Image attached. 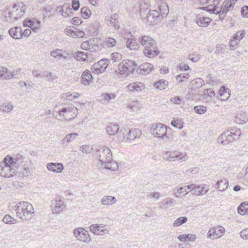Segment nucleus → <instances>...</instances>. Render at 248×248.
Wrapping results in <instances>:
<instances>
[{
    "instance_id": "1",
    "label": "nucleus",
    "mask_w": 248,
    "mask_h": 248,
    "mask_svg": "<svg viewBox=\"0 0 248 248\" xmlns=\"http://www.w3.org/2000/svg\"><path fill=\"white\" fill-rule=\"evenodd\" d=\"M139 43L144 47L143 53L149 58H154L159 54L155 41L149 36L144 35L139 38Z\"/></svg>"
},
{
    "instance_id": "2",
    "label": "nucleus",
    "mask_w": 248,
    "mask_h": 248,
    "mask_svg": "<svg viewBox=\"0 0 248 248\" xmlns=\"http://www.w3.org/2000/svg\"><path fill=\"white\" fill-rule=\"evenodd\" d=\"M16 216L22 220L31 219L34 214L32 205L28 202L18 203L16 208Z\"/></svg>"
},
{
    "instance_id": "3",
    "label": "nucleus",
    "mask_w": 248,
    "mask_h": 248,
    "mask_svg": "<svg viewBox=\"0 0 248 248\" xmlns=\"http://www.w3.org/2000/svg\"><path fill=\"white\" fill-rule=\"evenodd\" d=\"M95 154L104 168L107 170L111 169V163L112 161V156L111 152L108 147L105 146L100 147L96 151Z\"/></svg>"
},
{
    "instance_id": "4",
    "label": "nucleus",
    "mask_w": 248,
    "mask_h": 248,
    "mask_svg": "<svg viewBox=\"0 0 248 248\" xmlns=\"http://www.w3.org/2000/svg\"><path fill=\"white\" fill-rule=\"evenodd\" d=\"M136 67L135 61L128 60V62H123L119 64L118 70H116L115 72L122 76L127 77L134 73Z\"/></svg>"
},
{
    "instance_id": "5",
    "label": "nucleus",
    "mask_w": 248,
    "mask_h": 248,
    "mask_svg": "<svg viewBox=\"0 0 248 248\" xmlns=\"http://www.w3.org/2000/svg\"><path fill=\"white\" fill-rule=\"evenodd\" d=\"M77 111V108L76 107H63L62 108H59L58 110L55 108V110L53 112L52 114L56 118L57 117V115H55V113L59 114L60 117L67 121H70L75 118L74 115Z\"/></svg>"
},
{
    "instance_id": "6",
    "label": "nucleus",
    "mask_w": 248,
    "mask_h": 248,
    "mask_svg": "<svg viewBox=\"0 0 248 248\" xmlns=\"http://www.w3.org/2000/svg\"><path fill=\"white\" fill-rule=\"evenodd\" d=\"M237 0H225L219 9L217 10L216 15H218L219 19L222 21L224 19L226 14L233 9Z\"/></svg>"
},
{
    "instance_id": "7",
    "label": "nucleus",
    "mask_w": 248,
    "mask_h": 248,
    "mask_svg": "<svg viewBox=\"0 0 248 248\" xmlns=\"http://www.w3.org/2000/svg\"><path fill=\"white\" fill-rule=\"evenodd\" d=\"M168 129L170 130V128H167L163 124L159 123L158 124H152L150 131L155 137L163 139L164 137H167Z\"/></svg>"
},
{
    "instance_id": "8",
    "label": "nucleus",
    "mask_w": 248,
    "mask_h": 248,
    "mask_svg": "<svg viewBox=\"0 0 248 248\" xmlns=\"http://www.w3.org/2000/svg\"><path fill=\"white\" fill-rule=\"evenodd\" d=\"M81 47L83 49L89 51L90 52L98 51L101 50L102 46L101 44H98L96 38H91L88 40L84 41L81 43Z\"/></svg>"
},
{
    "instance_id": "9",
    "label": "nucleus",
    "mask_w": 248,
    "mask_h": 248,
    "mask_svg": "<svg viewBox=\"0 0 248 248\" xmlns=\"http://www.w3.org/2000/svg\"><path fill=\"white\" fill-rule=\"evenodd\" d=\"M120 133L123 134V139L125 141H130L135 139L139 138L141 135V131L138 128L121 129Z\"/></svg>"
},
{
    "instance_id": "10",
    "label": "nucleus",
    "mask_w": 248,
    "mask_h": 248,
    "mask_svg": "<svg viewBox=\"0 0 248 248\" xmlns=\"http://www.w3.org/2000/svg\"><path fill=\"white\" fill-rule=\"evenodd\" d=\"M164 157L169 161H174L178 160L181 162L186 161L187 158L186 153H181L177 151H167Z\"/></svg>"
},
{
    "instance_id": "11",
    "label": "nucleus",
    "mask_w": 248,
    "mask_h": 248,
    "mask_svg": "<svg viewBox=\"0 0 248 248\" xmlns=\"http://www.w3.org/2000/svg\"><path fill=\"white\" fill-rule=\"evenodd\" d=\"M22 6L19 10L18 8L15 9L16 6L13 7V10L9 12L5 17L7 21L11 20L12 21L17 20L20 18L24 14L25 11V6L22 3Z\"/></svg>"
},
{
    "instance_id": "12",
    "label": "nucleus",
    "mask_w": 248,
    "mask_h": 248,
    "mask_svg": "<svg viewBox=\"0 0 248 248\" xmlns=\"http://www.w3.org/2000/svg\"><path fill=\"white\" fill-rule=\"evenodd\" d=\"M225 232V229L221 226L214 227L209 230L207 237L212 239L220 238L223 235Z\"/></svg>"
},
{
    "instance_id": "13",
    "label": "nucleus",
    "mask_w": 248,
    "mask_h": 248,
    "mask_svg": "<svg viewBox=\"0 0 248 248\" xmlns=\"http://www.w3.org/2000/svg\"><path fill=\"white\" fill-rule=\"evenodd\" d=\"M109 60L108 59L104 58L99 61L97 62L94 63L92 69H93L96 73H100L105 71L109 64Z\"/></svg>"
},
{
    "instance_id": "14",
    "label": "nucleus",
    "mask_w": 248,
    "mask_h": 248,
    "mask_svg": "<svg viewBox=\"0 0 248 248\" xmlns=\"http://www.w3.org/2000/svg\"><path fill=\"white\" fill-rule=\"evenodd\" d=\"M74 233L75 237L80 241L87 242L91 240L88 232L83 228L75 229Z\"/></svg>"
},
{
    "instance_id": "15",
    "label": "nucleus",
    "mask_w": 248,
    "mask_h": 248,
    "mask_svg": "<svg viewBox=\"0 0 248 248\" xmlns=\"http://www.w3.org/2000/svg\"><path fill=\"white\" fill-rule=\"evenodd\" d=\"M147 20L152 25H155L157 21L161 20L159 12L155 10H150L147 15Z\"/></svg>"
},
{
    "instance_id": "16",
    "label": "nucleus",
    "mask_w": 248,
    "mask_h": 248,
    "mask_svg": "<svg viewBox=\"0 0 248 248\" xmlns=\"http://www.w3.org/2000/svg\"><path fill=\"white\" fill-rule=\"evenodd\" d=\"M154 66L150 63H144L138 67L136 72L138 74L146 75L154 69Z\"/></svg>"
},
{
    "instance_id": "17",
    "label": "nucleus",
    "mask_w": 248,
    "mask_h": 248,
    "mask_svg": "<svg viewBox=\"0 0 248 248\" xmlns=\"http://www.w3.org/2000/svg\"><path fill=\"white\" fill-rule=\"evenodd\" d=\"M93 76L89 70H85L82 75L80 79V82L85 85H89L93 83Z\"/></svg>"
},
{
    "instance_id": "18",
    "label": "nucleus",
    "mask_w": 248,
    "mask_h": 248,
    "mask_svg": "<svg viewBox=\"0 0 248 248\" xmlns=\"http://www.w3.org/2000/svg\"><path fill=\"white\" fill-rule=\"evenodd\" d=\"M211 21L209 17H205L200 15L197 16L196 17V23L200 27H206Z\"/></svg>"
},
{
    "instance_id": "19",
    "label": "nucleus",
    "mask_w": 248,
    "mask_h": 248,
    "mask_svg": "<svg viewBox=\"0 0 248 248\" xmlns=\"http://www.w3.org/2000/svg\"><path fill=\"white\" fill-rule=\"evenodd\" d=\"M47 169L54 172H61L63 170V166L60 163H49L46 165Z\"/></svg>"
},
{
    "instance_id": "20",
    "label": "nucleus",
    "mask_w": 248,
    "mask_h": 248,
    "mask_svg": "<svg viewBox=\"0 0 248 248\" xmlns=\"http://www.w3.org/2000/svg\"><path fill=\"white\" fill-rule=\"evenodd\" d=\"M118 17V15L117 14H114L109 18H106V20L107 21L108 24L114 27L115 29L118 30L120 28V26Z\"/></svg>"
},
{
    "instance_id": "21",
    "label": "nucleus",
    "mask_w": 248,
    "mask_h": 248,
    "mask_svg": "<svg viewBox=\"0 0 248 248\" xmlns=\"http://www.w3.org/2000/svg\"><path fill=\"white\" fill-rule=\"evenodd\" d=\"M8 32L10 36L15 39H20L22 38V30L19 27L11 28Z\"/></svg>"
},
{
    "instance_id": "22",
    "label": "nucleus",
    "mask_w": 248,
    "mask_h": 248,
    "mask_svg": "<svg viewBox=\"0 0 248 248\" xmlns=\"http://www.w3.org/2000/svg\"><path fill=\"white\" fill-rule=\"evenodd\" d=\"M204 84V81L201 78H197L190 82L189 86L191 90L196 91L197 89L202 87Z\"/></svg>"
},
{
    "instance_id": "23",
    "label": "nucleus",
    "mask_w": 248,
    "mask_h": 248,
    "mask_svg": "<svg viewBox=\"0 0 248 248\" xmlns=\"http://www.w3.org/2000/svg\"><path fill=\"white\" fill-rule=\"evenodd\" d=\"M219 98L221 100H228L231 96L230 90L222 85L219 90Z\"/></svg>"
},
{
    "instance_id": "24",
    "label": "nucleus",
    "mask_w": 248,
    "mask_h": 248,
    "mask_svg": "<svg viewBox=\"0 0 248 248\" xmlns=\"http://www.w3.org/2000/svg\"><path fill=\"white\" fill-rule=\"evenodd\" d=\"M126 46L130 50H135L139 48V41L134 38H128L126 42Z\"/></svg>"
},
{
    "instance_id": "25",
    "label": "nucleus",
    "mask_w": 248,
    "mask_h": 248,
    "mask_svg": "<svg viewBox=\"0 0 248 248\" xmlns=\"http://www.w3.org/2000/svg\"><path fill=\"white\" fill-rule=\"evenodd\" d=\"M98 227L99 226H98V224H92L90 227V230L94 234L98 235H103L108 232V230L107 229H100Z\"/></svg>"
},
{
    "instance_id": "26",
    "label": "nucleus",
    "mask_w": 248,
    "mask_h": 248,
    "mask_svg": "<svg viewBox=\"0 0 248 248\" xmlns=\"http://www.w3.org/2000/svg\"><path fill=\"white\" fill-rule=\"evenodd\" d=\"M55 206L52 209V212L54 214H57L62 211L64 208V202L61 200L60 197H56L55 199Z\"/></svg>"
},
{
    "instance_id": "27",
    "label": "nucleus",
    "mask_w": 248,
    "mask_h": 248,
    "mask_svg": "<svg viewBox=\"0 0 248 248\" xmlns=\"http://www.w3.org/2000/svg\"><path fill=\"white\" fill-rule=\"evenodd\" d=\"M0 78L10 80L12 78V75L11 71L5 67L0 66Z\"/></svg>"
},
{
    "instance_id": "28",
    "label": "nucleus",
    "mask_w": 248,
    "mask_h": 248,
    "mask_svg": "<svg viewBox=\"0 0 248 248\" xmlns=\"http://www.w3.org/2000/svg\"><path fill=\"white\" fill-rule=\"evenodd\" d=\"M127 87L132 92L141 91L144 89L145 86L141 82H133L129 84Z\"/></svg>"
},
{
    "instance_id": "29",
    "label": "nucleus",
    "mask_w": 248,
    "mask_h": 248,
    "mask_svg": "<svg viewBox=\"0 0 248 248\" xmlns=\"http://www.w3.org/2000/svg\"><path fill=\"white\" fill-rule=\"evenodd\" d=\"M177 238L179 241L183 242L186 241L193 242L196 240V236L194 234H184L179 235Z\"/></svg>"
},
{
    "instance_id": "30",
    "label": "nucleus",
    "mask_w": 248,
    "mask_h": 248,
    "mask_svg": "<svg viewBox=\"0 0 248 248\" xmlns=\"http://www.w3.org/2000/svg\"><path fill=\"white\" fill-rule=\"evenodd\" d=\"M217 185V190L220 191H223L228 186V181L226 179H222L218 181Z\"/></svg>"
},
{
    "instance_id": "31",
    "label": "nucleus",
    "mask_w": 248,
    "mask_h": 248,
    "mask_svg": "<svg viewBox=\"0 0 248 248\" xmlns=\"http://www.w3.org/2000/svg\"><path fill=\"white\" fill-rule=\"evenodd\" d=\"M116 202V198L111 196H106L101 200L102 203L105 205L113 204L115 203Z\"/></svg>"
},
{
    "instance_id": "32",
    "label": "nucleus",
    "mask_w": 248,
    "mask_h": 248,
    "mask_svg": "<svg viewBox=\"0 0 248 248\" xmlns=\"http://www.w3.org/2000/svg\"><path fill=\"white\" fill-rule=\"evenodd\" d=\"M208 189H205V185H197L194 188V194L200 195L206 194L208 191Z\"/></svg>"
},
{
    "instance_id": "33",
    "label": "nucleus",
    "mask_w": 248,
    "mask_h": 248,
    "mask_svg": "<svg viewBox=\"0 0 248 248\" xmlns=\"http://www.w3.org/2000/svg\"><path fill=\"white\" fill-rule=\"evenodd\" d=\"M3 162L5 168H9V167H10L12 165L14 166L16 163V159H15L10 155H7L4 157Z\"/></svg>"
},
{
    "instance_id": "34",
    "label": "nucleus",
    "mask_w": 248,
    "mask_h": 248,
    "mask_svg": "<svg viewBox=\"0 0 248 248\" xmlns=\"http://www.w3.org/2000/svg\"><path fill=\"white\" fill-rule=\"evenodd\" d=\"M119 127L117 124H111L108 126L106 130L108 134L110 136L114 135L119 131Z\"/></svg>"
},
{
    "instance_id": "35",
    "label": "nucleus",
    "mask_w": 248,
    "mask_h": 248,
    "mask_svg": "<svg viewBox=\"0 0 248 248\" xmlns=\"http://www.w3.org/2000/svg\"><path fill=\"white\" fill-rule=\"evenodd\" d=\"M88 54L87 52H84L82 51H77L76 52L74 57L77 61H85L88 58Z\"/></svg>"
},
{
    "instance_id": "36",
    "label": "nucleus",
    "mask_w": 248,
    "mask_h": 248,
    "mask_svg": "<svg viewBox=\"0 0 248 248\" xmlns=\"http://www.w3.org/2000/svg\"><path fill=\"white\" fill-rule=\"evenodd\" d=\"M237 211L239 214L242 215L248 213V202H242L238 207Z\"/></svg>"
},
{
    "instance_id": "37",
    "label": "nucleus",
    "mask_w": 248,
    "mask_h": 248,
    "mask_svg": "<svg viewBox=\"0 0 248 248\" xmlns=\"http://www.w3.org/2000/svg\"><path fill=\"white\" fill-rule=\"evenodd\" d=\"M168 82L165 79H160L154 83V86L157 89L161 90L165 89V87L168 85Z\"/></svg>"
},
{
    "instance_id": "38",
    "label": "nucleus",
    "mask_w": 248,
    "mask_h": 248,
    "mask_svg": "<svg viewBox=\"0 0 248 248\" xmlns=\"http://www.w3.org/2000/svg\"><path fill=\"white\" fill-rule=\"evenodd\" d=\"M159 14L161 18L166 17L169 13V8L166 5H162L159 7Z\"/></svg>"
},
{
    "instance_id": "39",
    "label": "nucleus",
    "mask_w": 248,
    "mask_h": 248,
    "mask_svg": "<svg viewBox=\"0 0 248 248\" xmlns=\"http://www.w3.org/2000/svg\"><path fill=\"white\" fill-rule=\"evenodd\" d=\"M78 134L77 133H72L69 134H68L66 136V137L62 140V143L64 145L66 143H68L74 140L75 138Z\"/></svg>"
},
{
    "instance_id": "40",
    "label": "nucleus",
    "mask_w": 248,
    "mask_h": 248,
    "mask_svg": "<svg viewBox=\"0 0 248 248\" xmlns=\"http://www.w3.org/2000/svg\"><path fill=\"white\" fill-rule=\"evenodd\" d=\"M101 97L102 98V100L104 99V101L109 102L110 100L115 99L116 96L114 93H104L101 94Z\"/></svg>"
},
{
    "instance_id": "41",
    "label": "nucleus",
    "mask_w": 248,
    "mask_h": 248,
    "mask_svg": "<svg viewBox=\"0 0 248 248\" xmlns=\"http://www.w3.org/2000/svg\"><path fill=\"white\" fill-rule=\"evenodd\" d=\"M80 13L83 18L88 19L91 15V10L86 7H82L80 10Z\"/></svg>"
},
{
    "instance_id": "42",
    "label": "nucleus",
    "mask_w": 248,
    "mask_h": 248,
    "mask_svg": "<svg viewBox=\"0 0 248 248\" xmlns=\"http://www.w3.org/2000/svg\"><path fill=\"white\" fill-rule=\"evenodd\" d=\"M2 221L7 224H14L16 222V220L9 215H6L3 218Z\"/></svg>"
},
{
    "instance_id": "43",
    "label": "nucleus",
    "mask_w": 248,
    "mask_h": 248,
    "mask_svg": "<svg viewBox=\"0 0 248 248\" xmlns=\"http://www.w3.org/2000/svg\"><path fill=\"white\" fill-rule=\"evenodd\" d=\"M13 108V106L10 104L3 103L1 106H0V110L4 112H9Z\"/></svg>"
},
{
    "instance_id": "44",
    "label": "nucleus",
    "mask_w": 248,
    "mask_h": 248,
    "mask_svg": "<svg viewBox=\"0 0 248 248\" xmlns=\"http://www.w3.org/2000/svg\"><path fill=\"white\" fill-rule=\"evenodd\" d=\"M187 221V218L186 217H181L176 219L174 223L173 226H179L182 224L185 223Z\"/></svg>"
},
{
    "instance_id": "45",
    "label": "nucleus",
    "mask_w": 248,
    "mask_h": 248,
    "mask_svg": "<svg viewBox=\"0 0 248 248\" xmlns=\"http://www.w3.org/2000/svg\"><path fill=\"white\" fill-rule=\"evenodd\" d=\"M5 169H6V173L4 172V176L5 177H11L16 173V170L11 168V167H9V168H5Z\"/></svg>"
},
{
    "instance_id": "46",
    "label": "nucleus",
    "mask_w": 248,
    "mask_h": 248,
    "mask_svg": "<svg viewBox=\"0 0 248 248\" xmlns=\"http://www.w3.org/2000/svg\"><path fill=\"white\" fill-rule=\"evenodd\" d=\"M217 141L218 143H221L223 145H226L228 144L226 132H224L219 136L217 139Z\"/></svg>"
},
{
    "instance_id": "47",
    "label": "nucleus",
    "mask_w": 248,
    "mask_h": 248,
    "mask_svg": "<svg viewBox=\"0 0 248 248\" xmlns=\"http://www.w3.org/2000/svg\"><path fill=\"white\" fill-rule=\"evenodd\" d=\"M171 125L174 127L181 129L183 127V123L179 119H174L171 121Z\"/></svg>"
},
{
    "instance_id": "48",
    "label": "nucleus",
    "mask_w": 248,
    "mask_h": 248,
    "mask_svg": "<svg viewBox=\"0 0 248 248\" xmlns=\"http://www.w3.org/2000/svg\"><path fill=\"white\" fill-rule=\"evenodd\" d=\"M219 9V7L217 6V5H214V6H213V5H210L206 7H203L204 10L212 14H216L217 10Z\"/></svg>"
},
{
    "instance_id": "49",
    "label": "nucleus",
    "mask_w": 248,
    "mask_h": 248,
    "mask_svg": "<svg viewBox=\"0 0 248 248\" xmlns=\"http://www.w3.org/2000/svg\"><path fill=\"white\" fill-rule=\"evenodd\" d=\"M44 77L46 78L49 81H52L53 80L56 79L58 78L57 76L53 75L51 72L47 71H44L43 78Z\"/></svg>"
},
{
    "instance_id": "50",
    "label": "nucleus",
    "mask_w": 248,
    "mask_h": 248,
    "mask_svg": "<svg viewBox=\"0 0 248 248\" xmlns=\"http://www.w3.org/2000/svg\"><path fill=\"white\" fill-rule=\"evenodd\" d=\"M43 18L46 16H50L53 14V10L52 8H50V6H49V9H48L47 7H44L43 9Z\"/></svg>"
},
{
    "instance_id": "51",
    "label": "nucleus",
    "mask_w": 248,
    "mask_h": 248,
    "mask_svg": "<svg viewBox=\"0 0 248 248\" xmlns=\"http://www.w3.org/2000/svg\"><path fill=\"white\" fill-rule=\"evenodd\" d=\"M245 33H246L244 30H241L234 34L232 37L233 38V39H235L239 42L240 40H241L244 37Z\"/></svg>"
},
{
    "instance_id": "52",
    "label": "nucleus",
    "mask_w": 248,
    "mask_h": 248,
    "mask_svg": "<svg viewBox=\"0 0 248 248\" xmlns=\"http://www.w3.org/2000/svg\"><path fill=\"white\" fill-rule=\"evenodd\" d=\"M194 111L198 114H204L206 111V108L203 106H197L194 108Z\"/></svg>"
},
{
    "instance_id": "53",
    "label": "nucleus",
    "mask_w": 248,
    "mask_h": 248,
    "mask_svg": "<svg viewBox=\"0 0 248 248\" xmlns=\"http://www.w3.org/2000/svg\"><path fill=\"white\" fill-rule=\"evenodd\" d=\"M79 150L84 153L89 154L93 151V148L91 146L84 145L80 147Z\"/></svg>"
},
{
    "instance_id": "54",
    "label": "nucleus",
    "mask_w": 248,
    "mask_h": 248,
    "mask_svg": "<svg viewBox=\"0 0 248 248\" xmlns=\"http://www.w3.org/2000/svg\"><path fill=\"white\" fill-rule=\"evenodd\" d=\"M172 203V200L171 199H167L161 202L160 207L163 208H167L169 206H170Z\"/></svg>"
},
{
    "instance_id": "55",
    "label": "nucleus",
    "mask_w": 248,
    "mask_h": 248,
    "mask_svg": "<svg viewBox=\"0 0 248 248\" xmlns=\"http://www.w3.org/2000/svg\"><path fill=\"white\" fill-rule=\"evenodd\" d=\"M35 18H33L32 19L27 18L25 19L23 22V25L25 27H31L33 26V24L35 22Z\"/></svg>"
},
{
    "instance_id": "56",
    "label": "nucleus",
    "mask_w": 248,
    "mask_h": 248,
    "mask_svg": "<svg viewBox=\"0 0 248 248\" xmlns=\"http://www.w3.org/2000/svg\"><path fill=\"white\" fill-rule=\"evenodd\" d=\"M60 51H62L60 49L54 50L50 52V55L54 58H58L59 59H61L62 58H65V57H64L62 53H59Z\"/></svg>"
},
{
    "instance_id": "57",
    "label": "nucleus",
    "mask_w": 248,
    "mask_h": 248,
    "mask_svg": "<svg viewBox=\"0 0 248 248\" xmlns=\"http://www.w3.org/2000/svg\"><path fill=\"white\" fill-rule=\"evenodd\" d=\"M139 105L138 101H132L131 104L127 105V108L133 111H137Z\"/></svg>"
},
{
    "instance_id": "58",
    "label": "nucleus",
    "mask_w": 248,
    "mask_h": 248,
    "mask_svg": "<svg viewBox=\"0 0 248 248\" xmlns=\"http://www.w3.org/2000/svg\"><path fill=\"white\" fill-rule=\"evenodd\" d=\"M239 41L236 40L235 39H233V38L232 37V39H230L229 44H230V49L231 50H235L237 48V46L239 44Z\"/></svg>"
},
{
    "instance_id": "59",
    "label": "nucleus",
    "mask_w": 248,
    "mask_h": 248,
    "mask_svg": "<svg viewBox=\"0 0 248 248\" xmlns=\"http://www.w3.org/2000/svg\"><path fill=\"white\" fill-rule=\"evenodd\" d=\"M122 57V55L118 52H114L111 54V58L113 62H115L121 60Z\"/></svg>"
},
{
    "instance_id": "60",
    "label": "nucleus",
    "mask_w": 248,
    "mask_h": 248,
    "mask_svg": "<svg viewBox=\"0 0 248 248\" xmlns=\"http://www.w3.org/2000/svg\"><path fill=\"white\" fill-rule=\"evenodd\" d=\"M216 53L217 54L224 53L226 49V46L223 44H218L217 46Z\"/></svg>"
},
{
    "instance_id": "61",
    "label": "nucleus",
    "mask_w": 248,
    "mask_h": 248,
    "mask_svg": "<svg viewBox=\"0 0 248 248\" xmlns=\"http://www.w3.org/2000/svg\"><path fill=\"white\" fill-rule=\"evenodd\" d=\"M189 76L188 74H179L176 77V79L180 83L185 81V79H188Z\"/></svg>"
},
{
    "instance_id": "62",
    "label": "nucleus",
    "mask_w": 248,
    "mask_h": 248,
    "mask_svg": "<svg viewBox=\"0 0 248 248\" xmlns=\"http://www.w3.org/2000/svg\"><path fill=\"white\" fill-rule=\"evenodd\" d=\"M226 134L227 137V141L228 143L230 142H232L236 140V138L234 137L233 134L232 133V131L230 130H228L226 131Z\"/></svg>"
},
{
    "instance_id": "63",
    "label": "nucleus",
    "mask_w": 248,
    "mask_h": 248,
    "mask_svg": "<svg viewBox=\"0 0 248 248\" xmlns=\"http://www.w3.org/2000/svg\"><path fill=\"white\" fill-rule=\"evenodd\" d=\"M106 43L108 47H112L115 45L116 41L114 38L110 37L106 40Z\"/></svg>"
},
{
    "instance_id": "64",
    "label": "nucleus",
    "mask_w": 248,
    "mask_h": 248,
    "mask_svg": "<svg viewBox=\"0 0 248 248\" xmlns=\"http://www.w3.org/2000/svg\"><path fill=\"white\" fill-rule=\"evenodd\" d=\"M241 13L243 17L248 18V6H243L241 9Z\"/></svg>"
}]
</instances>
